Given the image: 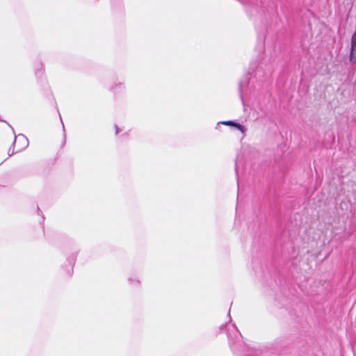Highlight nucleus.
I'll return each instance as SVG.
<instances>
[{"label": "nucleus", "instance_id": "nucleus-1", "mask_svg": "<svg viewBox=\"0 0 356 356\" xmlns=\"http://www.w3.org/2000/svg\"><path fill=\"white\" fill-rule=\"evenodd\" d=\"M16 140H17L18 143H21L20 147L17 148L16 152H20L21 150L24 149L29 145L27 138L23 134H19L18 135V136H15L14 144L15 143Z\"/></svg>", "mask_w": 356, "mask_h": 356}, {"label": "nucleus", "instance_id": "nucleus-2", "mask_svg": "<svg viewBox=\"0 0 356 356\" xmlns=\"http://www.w3.org/2000/svg\"><path fill=\"white\" fill-rule=\"evenodd\" d=\"M350 60L356 61V32H355L351 38V50L350 54Z\"/></svg>", "mask_w": 356, "mask_h": 356}, {"label": "nucleus", "instance_id": "nucleus-3", "mask_svg": "<svg viewBox=\"0 0 356 356\" xmlns=\"http://www.w3.org/2000/svg\"><path fill=\"white\" fill-rule=\"evenodd\" d=\"M220 123L225 124V125H229V126L234 127L235 128H236L238 130H239L243 134H244L246 131V129L243 125H242L239 123L235 122L234 121H231V120L223 121V122H221Z\"/></svg>", "mask_w": 356, "mask_h": 356}, {"label": "nucleus", "instance_id": "nucleus-4", "mask_svg": "<svg viewBox=\"0 0 356 356\" xmlns=\"http://www.w3.org/2000/svg\"><path fill=\"white\" fill-rule=\"evenodd\" d=\"M129 281L130 282V284L132 285H138L140 283L139 280L136 279V278H134V279L129 278Z\"/></svg>", "mask_w": 356, "mask_h": 356}, {"label": "nucleus", "instance_id": "nucleus-5", "mask_svg": "<svg viewBox=\"0 0 356 356\" xmlns=\"http://www.w3.org/2000/svg\"><path fill=\"white\" fill-rule=\"evenodd\" d=\"M261 351L260 350H255L254 352L248 354L249 356H261Z\"/></svg>", "mask_w": 356, "mask_h": 356}, {"label": "nucleus", "instance_id": "nucleus-6", "mask_svg": "<svg viewBox=\"0 0 356 356\" xmlns=\"http://www.w3.org/2000/svg\"><path fill=\"white\" fill-rule=\"evenodd\" d=\"M15 152V150H14V149H13V150L11 151V149H9V150H8V156H11V155H13Z\"/></svg>", "mask_w": 356, "mask_h": 356}, {"label": "nucleus", "instance_id": "nucleus-7", "mask_svg": "<svg viewBox=\"0 0 356 356\" xmlns=\"http://www.w3.org/2000/svg\"><path fill=\"white\" fill-rule=\"evenodd\" d=\"M228 339H229V343H230V346H232V344L234 343L232 341V339L230 338V336L228 335Z\"/></svg>", "mask_w": 356, "mask_h": 356}, {"label": "nucleus", "instance_id": "nucleus-8", "mask_svg": "<svg viewBox=\"0 0 356 356\" xmlns=\"http://www.w3.org/2000/svg\"><path fill=\"white\" fill-rule=\"evenodd\" d=\"M242 88H243V83L241 82L239 84V88H240L241 92L242 91Z\"/></svg>", "mask_w": 356, "mask_h": 356}, {"label": "nucleus", "instance_id": "nucleus-9", "mask_svg": "<svg viewBox=\"0 0 356 356\" xmlns=\"http://www.w3.org/2000/svg\"><path fill=\"white\" fill-rule=\"evenodd\" d=\"M115 129H116V134H118L119 133V129H118V127L117 126L115 127Z\"/></svg>", "mask_w": 356, "mask_h": 356}]
</instances>
